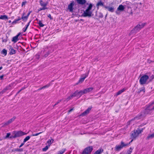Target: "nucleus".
Wrapping results in <instances>:
<instances>
[{"mask_svg": "<svg viewBox=\"0 0 154 154\" xmlns=\"http://www.w3.org/2000/svg\"><path fill=\"white\" fill-rule=\"evenodd\" d=\"M25 13H23L21 17V19H22L24 21H25L27 20L28 17L27 15L25 16Z\"/></svg>", "mask_w": 154, "mask_h": 154, "instance_id": "nucleus-17", "label": "nucleus"}, {"mask_svg": "<svg viewBox=\"0 0 154 154\" xmlns=\"http://www.w3.org/2000/svg\"><path fill=\"white\" fill-rule=\"evenodd\" d=\"M20 33H19L17 35L13 37L12 40V41L14 42V43L16 42L18 40V37L20 34Z\"/></svg>", "mask_w": 154, "mask_h": 154, "instance_id": "nucleus-14", "label": "nucleus"}, {"mask_svg": "<svg viewBox=\"0 0 154 154\" xmlns=\"http://www.w3.org/2000/svg\"><path fill=\"white\" fill-rule=\"evenodd\" d=\"M2 66H1L0 67V70H1V69H2Z\"/></svg>", "mask_w": 154, "mask_h": 154, "instance_id": "nucleus-62", "label": "nucleus"}, {"mask_svg": "<svg viewBox=\"0 0 154 154\" xmlns=\"http://www.w3.org/2000/svg\"><path fill=\"white\" fill-rule=\"evenodd\" d=\"M73 110V109H71L68 111V112L69 113Z\"/></svg>", "mask_w": 154, "mask_h": 154, "instance_id": "nucleus-48", "label": "nucleus"}, {"mask_svg": "<svg viewBox=\"0 0 154 154\" xmlns=\"http://www.w3.org/2000/svg\"><path fill=\"white\" fill-rule=\"evenodd\" d=\"M38 24L39 25V26L41 27H43L44 26V25L42 24V23L41 22V21H39V22L38 23Z\"/></svg>", "mask_w": 154, "mask_h": 154, "instance_id": "nucleus-36", "label": "nucleus"}, {"mask_svg": "<svg viewBox=\"0 0 154 154\" xmlns=\"http://www.w3.org/2000/svg\"><path fill=\"white\" fill-rule=\"evenodd\" d=\"M48 17L49 18H50V19H52V18L51 17V15L50 14H49L48 15Z\"/></svg>", "mask_w": 154, "mask_h": 154, "instance_id": "nucleus-46", "label": "nucleus"}, {"mask_svg": "<svg viewBox=\"0 0 154 154\" xmlns=\"http://www.w3.org/2000/svg\"><path fill=\"white\" fill-rule=\"evenodd\" d=\"M74 4L73 2H72L68 6V9L69 10V11L72 12L73 11V6Z\"/></svg>", "mask_w": 154, "mask_h": 154, "instance_id": "nucleus-13", "label": "nucleus"}, {"mask_svg": "<svg viewBox=\"0 0 154 154\" xmlns=\"http://www.w3.org/2000/svg\"><path fill=\"white\" fill-rule=\"evenodd\" d=\"M3 77V75H2L0 76V78L1 79H2Z\"/></svg>", "mask_w": 154, "mask_h": 154, "instance_id": "nucleus-54", "label": "nucleus"}, {"mask_svg": "<svg viewBox=\"0 0 154 154\" xmlns=\"http://www.w3.org/2000/svg\"><path fill=\"white\" fill-rule=\"evenodd\" d=\"M48 8L46 7H43L42 8H40L38 10V11H40L42 10H44L45 9H47Z\"/></svg>", "mask_w": 154, "mask_h": 154, "instance_id": "nucleus-33", "label": "nucleus"}, {"mask_svg": "<svg viewBox=\"0 0 154 154\" xmlns=\"http://www.w3.org/2000/svg\"><path fill=\"white\" fill-rule=\"evenodd\" d=\"M133 140V139H132L131 141L129 143V144H130V143Z\"/></svg>", "mask_w": 154, "mask_h": 154, "instance_id": "nucleus-63", "label": "nucleus"}, {"mask_svg": "<svg viewBox=\"0 0 154 154\" xmlns=\"http://www.w3.org/2000/svg\"><path fill=\"white\" fill-rule=\"evenodd\" d=\"M125 9V8L122 5H120L118 8H117V10L119 11H123Z\"/></svg>", "mask_w": 154, "mask_h": 154, "instance_id": "nucleus-18", "label": "nucleus"}, {"mask_svg": "<svg viewBox=\"0 0 154 154\" xmlns=\"http://www.w3.org/2000/svg\"><path fill=\"white\" fill-rule=\"evenodd\" d=\"M143 91L144 92H145V88L144 87H143L141 88L139 90V91H138V93H140L141 92Z\"/></svg>", "mask_w": 154, "mask_h": 154, "instance_id": "nucleus-34", "label": "nucleus"}, {"mask_svg": "<svg viewBox=\"0 0 154 154\" xmlns=\"http://www.w3.org/2000/svg\"><path fill=\"white\" fill-rule=\"evenodd\" d=\"M146 24V23H140L138 24L130 32L129 35H131L134 33H136L143 28Z\"/></svg>", "mask_w": 154, "mask_h": 154, "instance_id": "nucleus-2", "label": "nucleus"}, {"mask_svg": "<svg viewBox=\"0 0 154 154\" xmlns=\"http://www.w3.org/2000/svg\"><path fill=\"white\" fill-rule=\"evenodd\" d=\"M93 7V5L91 4H90L87 8L86 10L88 11H90V10Z\"/></svg>", "mask_w": 154, "mask_h": 154, "instance_id": "nucleus-28", "label": "nucleus"}, {"mask_svg": "<svg viewBox=\"0 0 154 154\" xmlns=\"http://www.w3.org/2000/svg\"><path fill=\"white\" fill-rule=\"evenodd\" d=\"M30 138L29 136H27L26 137V138L24 139L23 142L24 143H25L26 141H28Z\"/></svg>", "mask_w": 154, "mask_h": 154, "instance_id": "nucleus-30", "label": "nucleus"}, {"mask_svg": "<svg viewBox=\"0 0 154 154\" xmlns=\"http://www.w3.org/2000/svg\"><path fill=\"white\" fill-rule=\"evenodd\" d=\"M39 3L41 5L42 7H46L48 4L47 3H45L42 0H40L39 1Z\"/></svg>", "mask_w": 154, "mask_h": 154, "instance_id": "nucleus-20", "label": "nucleus"}, {"mask_svg": "<svg viewBox=\"0 0 154 154\" xmlns=\"http://www.w3.org/2000/svg\"><path fill=\"white\" fill-rule=\"evenodd\" d=\"M154 137V133L152 134H149L146 138L147 140H149L153 138Z\"/></svg>", "mask_w": 154, "mask_h": 154, "instance_id": "nucleus-21", "label": "nucleus"}, {"mask_svg": "<svg viewBox=\"0 0 154 154\" xmlns=\"http://www.w3.org/2000/svg\"><path fill=\"white\" fill-rule=\"evenodd\" d=\"M31 12H29L27 14V16L28 17L30 14Z\"/></svg>", "mask_w": 154, "mask_h": 154, "instance_id": "nucleus-57", "label": "nucleus"}, {"mask_svg": "<svg viewBox=\"0 0 154 154\" xmlns=\"http://www.w3.org/2000/svg\"><path fill=\"white\" fill-rule=\"evenodd\" d=\"M24 144V143L23 142L20 145V146H19V147H21Z\"/></svg>", "mask_w": 154, "mask_h": 154, "instance_id": "nucleus-47", "label": "nucleus"}, {"mask_svg": "<svg viewBox=\"0 0 154 154\" xmlns=\"http://www.w3.org/2000/svg\"><path fill=\"white\" fill-rule=\"evenodd\" d=\"M149 78V76L147 75H144L142 76L139 80L140 84L142 85L146 84Z\"/></svg>", "mask_w": 154, "mask_h": 154, "instance_id": "nucleus-5", "label": "nucleus"}, {"mask_svg": "<svg viewBox=\"0 0 154 154\" xmlns=\"http://www.w3.org/2000/svg\"><path fill=\"white\" fill-rule=\"evenodd\" d=\"M104 7L105 8L107 9L109 11L111 12H113L114 11V8L113 7L106 6H104Z\"/></svg>", "mask_w": 154, "mask_h": 154, "instance_id": "nucleus-16", "label": "nucleus"}, {"mask_svg": "<svg viewBox=\"0 0 154 154\" xmlns=\"http://www.w3.org/2000/svg\"><path fill=\"white\" fill-rule=\"evenodd\" d=\"M9 48V50H10L9 54L10 55H12L15 54V50L13 49L11 46H10Z\"/></svg>", "mask_w": 154, "mask_h": 154, "instance_id": "nucleus-15", "label": "nucleus"}, {"mask_svg": "<svg viewBox=\"0 0 154 154\" xmlns=\"http://www.w3.org/2000/svg\"><path fill=\"white\" fill-rule=\"evenodd\" d=\"M143 129L140 130L139 128H137V130L133 131L131 133V138L133 139H135L143 131Z\"/></svg>", "mask_w": 154, "mask_h": 154, "instance_id": "nucleus-3", "label": "nucleus"}, {"mask_svg": "<svg viewBox=\"0 0 154 154\" xmlns=\"http://www.w3.org/2000/svg\"><path fill=\"white\" fill-rule=\"evenodd\" d=\"M36 58L38 59H39V56L38 55H36Z\"/></svg>", "mask_w": 154, "mask_h": 154, "instance_id": "nucleus-49", "label": "nucleus"}, {"mask_svg": "<svg viewBox=\"0 0 154 154\" xmlns=\"http://www.w3.org/2000/svg\"><path fill=\"white\" fill-rule=\"evenodd\" d=\"M93 15L92 12L91 11L85 10L82 14V16L85 17H90Z\"/></svg>", "mask_w": 154, "mask_h": 154, "instance_id": "nucleus-7", "label": "nucleus"}, {"mask_svg": "<svg viewBox=\"0 0 154 154\" xmlns=\"http://www.w3.org/2000/svg\"><path fill=\"white\" fill-rule=\"evenodd\" d=\"M49 86V85H45V86H43L42 87V88H43V89H44L45 88L48 87Z\"/></svg>", "mask_w": 154, "mask_h": 154, "instance_id": "nucleus-43", "label": "nucleus"}, {"mask_svg": "<svg viewBox=\"0 0 154 154\" xmlns=\"http://www.w3.org/2000/svg\"><path fill=\"white\" fill-rule=\"evenodd\" d=\"M16 117L14 116L13 118L9 119L8 122L4 123V126H6L12 122L16 119Z\"/></svg>", "mask_w": 154, "mask_h": 154, "instance_id": "nucleus-10", "label": "nucleus"}, {"mask_svg": "<svg viewBox=\"0 0 154 154\" xmlns=\"http://www.w3.org/2000/svg\"><path fill=\"white\" fill-rule=\"evenodd\" d=\"M78 3L81 5H84L86 2L85 0H76Z\"/></svg>", "mask_w": 154, "mask_h": 154, "instance_id": "nucleus-19", "label": "nucleus"}, {"mask_svg": "<svg viewBox=\"0 0 154 154\" xmlns=\"http://www.w3.org/2000/svg\"><path fill=\"white\" fill-rule=\"evenodd\" d=\"M103 3L101 1L98 2L96 5V6L98 8L99 6H104L103 5Z\"/></svg>", "mask_w": 154, "mask_h": 154, "instance_id": "nucleus-26", "label": "nucleus"}, {"mask_svg": "<svg viewBox=\"0 0 154 154\" xmlns=\"http://www.w3.org/2000/svg\"><path fill=\"white\" fill-rule=\"evenodd\" d=\"M8 17L6 15H1L0 17V19L2 20H6L8 19Z\"/></svg>", "mask_w": 154, "mask_h": 154, "instance_id": "nucleus-27", "label": "nucleus"}, {"mask_svg": "<svg viewBox=\"0 0 154 154\" xmlns=\"http://www.w3.org/2000/svg\"><path fill=\"white\" fill-rule=\"evenodd\" d=\"M20 20H21V18H19L18 19H16V20H16V21H17H17H18Z\"/></svg>", "mask_w": 154, "mask_h": 154, "instance_id": "nucleus-55", "label": "nucleus"}, {"mask_svg": "<svg viewBox=\"0 0 154 154\" xmlns=\"http://www.w3.org/2000/svg\"><path fill=\"white\" fill-rule=\"evenodd\" d=\"M17 22V21H16V20H15L14 21H13L12 22L13 24L16 23Z\"/></svg>", "mask_w": 154, "mask_h": 154, "instance_id": "nucleus-51", "label": "nucleus"}, {"mask_svg": "<svg viewBox=\"0 0 154 154\" xmlns=\"http://www.w3.org/2000/svg\"><path fill=\"white\" fill-rule=\"evenodd\" d=\"M30 21H29L28 23L26 25V26L25 27V28H26V29H27L28 26H29V24H30Z\"/></svg>", "mask_w": 154, "mask_h": 154, "instance_id": "nucleus-45", "label": "nucleus"}, {"mask_svg": "<svg viewBox=\"0 0 154 154\" xmlns=\"http://www.w3.org/2000/svg\"><path fill=\"white\" fill-rule=\"evenodd\" d=\"M17 22V21H16V20H15L14 21H13L12 22L13 24L16 23Z\"/></svg>", "mask_w": 154, "mask_h": 154, "instance_id": "nucleus-50", "label": "nucleus"}, {"mask_svg": "<svg viewBox=\"0 0 154 154\" xmlns=\"http://www.w3.org/2000/svg\"><path fill=\"white\" fill-rule=\"evenodd\" d=\"M48 54H45V57H47L48 56Z\"/></svg>", "mask_w": 154, "mask_h": 154, "instance_id": "nucleus-56", "label": "nucleus"}, {"mask_svg": "<svg viewBox=\"0 0 154 154\" xmlns=\"http://www.w3.org/2000/svg\"><path fill=\"white\" fill-rule=\"evenodd\" d=\"M133 148H132L131 147L129 150H128L127 151V153L126 154H131V152H132V150Z\"/></svg>", "mask_w": 154, "mask_h": 154, "instance_id": "nucleus-29", "label": "nucleus"}, {"mask_svg": "<svg viewBox=\"0 0 154 154\" xmlns=\"http://www.w3.org/2000/svg\"><path fill=\"white\" fill-rule=\"evenodd\" d=\"M89 71L88 72V73L85 74L83 75V77L81 78L79 81V83H82L85 80V79L88 76Z\"/></svg>", "mask_w": 154, "mask_h": 154, "instance_id": "nucleus-11", "label": "nucleus"}, {"mask_svg": "<svg viewBox=\"0 0 154 154\" xmlns=\"http://www.w3.org/2000/svg\"><path fill=\"white\" fill-rule=\"evenodd\" d=\"M42 132H40L39 133H36L35 134H32V136H38V135H39V134L42 133Z\"/></svg>", "mask_w": 154, "mask_h": 154, "instance_id": "nucleus-40", "label": "nucleus"}, {"mask_svg": "<svg viewBox=\"0 0 154 154\" xmlns=\"http://www.w3.org/2000/svg\"><path fill=\"white\" fill-rule=\"evenodd\" d=\"M8 88L7 87L6 88H5L3 91H2L0 93H2V94H3L4 92H5L6 91L8 90Z\"/></svg>", "mask_w": 154, "mask_h": 154, "instance_id": "nucleus-37", "label": "nucleus"}, {"mask_svg": "<svg viewBox=\"0 0 154 154\" xmlns=\"http://www.w3.org/2000/svg\"><path fill=\"white\" fill-rule=\"evenodd\" d=\"M91 109V107H89L87 110L81 114V116H84L88 114Z\"/></svg>", "mask_w": 154, "mask_h": 154, "instance_id": "nucleus-12", "label": "nucleus"}, {"mask_svg": "<svg viewBox=\"0 0 154 154\" xmlns=\"http://www.w3.org/2000/svg\"><path fill=\"white\" fill-rule=\"evenodd\" d=\"M42 89H43V88H42V87L41 88H39V89H38V91H40V90H41Z\"/></svg>", "mask_w": 154, "mask_h": 154, "instance_id": "nucleus-58", "label": "nucleus"}, {"mask_svg": "<svg viewBox=\"0 0 154 154\" xmlns=\"http://www.w3.org/2000/svg\"><path fill=\"white\" fill-rule=\"evenodd\" d=\"M65 150V149H63L59 151L57 154H63Z\"/></svg>", "mask_w": 154, "mask_h": 154, "instance_id": "nucleus-31", "label": "nucleus"}, {"mask_svg": "<svg viewBox=\"0 0 154 154\" xmlns=\"http://www.w3.org/2000/svg\"><path fill=\"white\" fill-rule=\"evenodd\" d=\"M26 3V2H22V6H23V5H24Z\"/></svg>", "mask_w": 154, "mask_h": 154, "instance_id": "nucleus-53", "label": "nucleus"}, {"mask_svg": "<svg viewBox=\"0 0 154 154\" xmlns=\"http://www.w3.org/2000/svg\"><path fill=\"white\" fill-rule=\"evenodd\" d=\"M78 92H79V91H75L73 94L71 95L70 96L72 98L73 97H75L78 94L80 95L79 94H78Z\"/></svg>", "mask_w": 154, "mask_h": 154, "instance_id": "nucleus-22", "label": "nucleus"}, {"mask_svg": "<svg viewBox=\"0 0 154 154\" xmlns=\"http://www.w3.org/2000/svg\"><path fill=\"white\" fill-rule=\"evenodd\" d=\"M154 61H152L151 60H150L149 59H148L147 60V62L149 63H150L152 62H154Z\"/></svg>", "mask_w": 154, "mask_h": 154, "instance_id": "nucleus-41", "label": "nucleus"}, {"mask_svg": "<svg viewBox=\"0 0 154 154\" xmlns=\"http://www.w3.org/2000/svg\"><path fill=\"white\" fill-rule=\"evenodd\" d=\"M146 124H143L142 125H141V126H143V125H145Z\"/></svg>", "mask_w": 154, "mask_h": 154, "instance_id": "nucleus-61", "label": "nucleus"}, {"mask_svg": "<svg viewBox=\"0 0 154 154\" xmlns=\"http://www.w3.org/2000/svg\"><path fill=\"white\" fill-rule=\"evenodd\" d=\"M2 53L5 56L6 55L7 53V50L5 49H3L2 51Z\"/></svg>", "mask_w": 154, "mask_h": 154, "instance_id": "nucleus-32", "label": "nucleus"}, {"mask_svg": "<svg viewBox=\"0 0 154 154\" xmlns=\"http://www.w3.org/2000/svg\"><path fill=\"white\" fill-rule=\"evenodd\" d=\"M154 104V103H152L149 105L147 106L146 109L143 110L139 115L135 117L133 119V120L136 119H141L144 117L146 115L151 113V111L153 110L151 109V107Z\"/></svg>", "mask_w": 154, "mask_h": 154, "instance_id": "nucleus-1", "label": "nucleus"}, {"mask_svg": "<svg viewBox=\"0 0 154 154\" xmlns=\"http://www.w3.org/2000/svg\"><path fill=\"white\" fill-rule=\"evenodd\" d=\"M16 150L18 151H23V149H17Z\"/></svg>", "mask_w": 154, "mask_h": 154, "instance_id": "nucleus-44", "label": "nucleus"}, {"mask_svg": "<svg viewBox=\"0 0 154 154\" xmlns=\"http://www.w3.org/2000/svg\"><path fill=\"white\" fill-rule=\"evenodd\" d=\"M103 151V149H100L97 150L94 154H101Z\"/></svg>", "mask_w": 154, "mask_h": 154, "instance_id": "nucleus-23", "label": "nucleus"}, {"mask_svg": "<svg viewBox=\"0 0 154 154\" xmlns=\"http://www.w3.org/2000/svg\"><path fill=\"white\" fill-rule=\"evenodd\" d=\"M26 30H27V29H26V28H24L23 29V32H25L26 31Z\"/></svg>", "mask_w": 154, "mask_h": 154, "instance_id": "nucleus-52", "label": "nucleus"}, {"mask_svg": "<svg viewBox=\"0 0 154 154\" xmlns=\"http://www.w3.org/2000/svg\"><path fill=\"white\" fill-rule=\"evenodd\" d=\"M11 135V134L10 133H8L7 134L6 136L5 137V138H8L9 137L10 135Z\"/></svg>", "mask_w": 154, "mask_h": 154, "instance_id": "nucleus-42", "label": "nucleus"}, {"mask_svg": "<svg viewBox=\"0 0 154 154\" xmlns=\"http://www.w3.org/2000/svg\"><path fill=\"white\" fill-rule=\"evenodd\" d=\"M128 145L127 143H125L123 141H122L121 144L118 145H116L115 147L116 151H119L122 149L123 147H125Z\"/></svg>", "mask_w": 154, "mask_h": 154, "instance_id": "nucleus-6", "label": "nucleus"}, {"mask_svg": "<svg viewBox=\"0 0 154 154\" xmlns=\"http://www.w3.org/2000/svg\"><path fill=\"white\" fill-rule=\"evenodd\" d=\"M72 99V98L70 97L69 96L68 97L66 100V101H68L69 100Z\"/></svg>", "mask_w": 154, "mask_h": 154, "instance_id": "nucleus-39", "label": "nucleus"}, {"mask_svg": "<svg viewBox=\"0 0 154 154\" xmlns=\"http://www.w3.org/2000/svg\"><path fill=\"white\" fill-rule=\"evenodd\" d=\"M93 150L92 146H89L86 148L83 151L82 154H88L90 153Z\"/></svg>", "mask_w": 154, "mask_h": 154, "instance_id": "nucleus-8", "label": "nucleus"}, {"mask_svg": "<svg viewBox=\"0 0 154 154\" xmlns=\"http://www.w3.org/2000/svg\"><path fill=\"white\" fill-rule=\"evenodd\" d=\"M22 90V89H21V90H20L18 92H17V93H19V92Z\"/></svg>", "mask_w": 154, "mask_h": 154, "instance_id": "nucleus-60", "label": "nucleus"}, {"mask_svg": "<svg viewBox=\"0 0 154 154\" xmlns=\"http://www.w3.org/2000/svg\"><path fill=\"white\" fill-rule=\"evenodd\" d=\"M8 22H9V23H10L11 22V20H9Z\"/></svg>", "mask_w": 154, "mask_h": 154, "instance_id": "nucleus-64", "label": "nucleus"}, {"mask_svg": "<svg viewBox=\"0 0 154 154\" xmlns=\"http://www.w3.org/2000/svg\"><path fill=\"white\" fill-rule=\"evenodd\" d=\"M49 146L48 145L46 146L45 147L42 149V150L44 151H46L48 148Z\"/></svg>", "mask_w": 154, "mask_h": 154, "instance_id": "nucleus-35", "label": "nucleus"}, {"mask_svg": "<svg viewBox=\"0 0 154 154\" xmlns=\"http://www.w3.org/2000/svg\"><path fill=\"white\" fill-rule=\"evenodd\" d=\"M62 100H58V101H57V103L54 105L53 106H55L56 105H57L58 103H60Z\"/></svg>", "mask_w": 154, "mask_h": 154, "instance_id": "nucleus-38", "label": "nucleus"}, {"mask_svg": "<svg viewBox=\"0 0 154 154\" xmlns=\"http://www.w3.org/2000/svg\"><path fill=\"white\" fill-rule=\"evenodd\" d=\"M26 134L25 133L22 131H19L16 132L14 134V135L13 137L15 138L17 137H19L24 135Z\"/></svg>", "mask_w": 154, "mask_h": 154, "instance_id": "nucleus-9", "label": "nucleus"}, {"mask_svg": "<svg viewBox=\"0 0 154 154\" xmlns=\"http://www.w3.org/2000/svg\"><path fill=\"white\" fill-rule=\"evenodd\" d=\"M103 15L102 14H101L100 17L101 18H102L103 17Z\"/></svg>", "mask_w": 154, "mask_h": 154, "instance_id": "nucleus-59", "label": "nucleus"}, {"mask_svg": "<svg viewBox=\"0 0 154 154\" xmlns=\"http://www.w3.org/2000/svg\"><path fill=\"white\" fill-rule=\"evenodd\" d=\"M54 140L52 139H51V140H50V139L48 140V141L47 142V143L48 144V146H50L53 142Z\"/></svg>", "mask_w": 154, "mask_h": 154, "instance_id": "nucleus-25", "label": "nucleus"}, {"mask_svg": "<svg viewBox=\"0 0 154 154\" xmlns=\"http://www.w3.org/2000/svg\"><path fill=\"white\" fill-rule=\"evenodd\" d=\"M126 90V88H124L121 90H119L116 93V95H118L121 94L125 90Z\"/></svg>", "mask_w": 154, "mask_h": 154, "instance_id": "nucleus-24", "label": "nucleus"}, {"mask_svg": "<svg viewBox=\"0 0 154 154\" xmlns=\"http://www.w3.org/2000/svg\"><path fill=\"white\" fill-rule=\"evenodd\" d=\"M94 89L93 87H90L86 88L83 90H81L79 92H78V94H79L80 97L83 94H86L87 93H89L91 91Z\"/></svg>", "mask_w": 154, "mask_h": 154, "instance_id": "nucleus-4", "label": "nucleus"}]
</instances>
